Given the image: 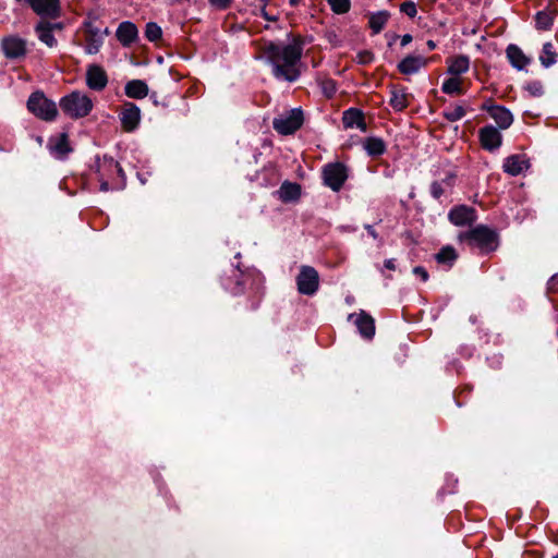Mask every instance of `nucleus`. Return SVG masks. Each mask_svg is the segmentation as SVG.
Masks as SVG:
<instances>
[{"instance_id":"cd10ccee","label":"nucleus","mask_w":558,"mask_h":558,"mask_svg":"<svg viewBox=\"0 0 558 558\" xmlns=\"http://www.w3.org/2000/svg\"><path fill=\"white\" fill-rule=\"evenodd\" d=\"M389 20V13L387 11H379L373 13L369 16V27L373 31V34H379Z\"/></svg>"},{"instance_id":"c85d7f7f","label":"nucleus","mask_w":558,"mask_h":558,"mask_svg":"<svg viewBox=\"0 0 558 558\" xmlns=\"http://www.w3.org/2000/svg\"><path fill=\"white\" fill-rule=\"evenodd\" d=\"M441 90L447 95H462V80L459 76L451 75L442 82Z\"/></svg>"},{"instance_id":"37998d69","label":"nucleus","mask_w":558,"mask_h":558,"mask_svg":"<svg viewBox=\"0 0 558 558\" xmlns=\"http://www.w3.org/2000/svg\"><path fill=\"white\" fill-rule=\"evenodd\" d=\"M529 90L534 95V96H539L542 95L543 90H542V85L539 83H533L529 86Z\"/></svg>"},{"instance_id":"3c124183","label":"nucleus","mask_w":558,"mask_h":558,"mask_svg":"<svg viewBox=\"0 0 558 558\" xmlns=\"http://www.w3.org/2000/svg\"><path fill=\"white\" fill-rule=\"evenodd\" d=\"M108 189H109V184L107 182H102L101 183V190L102 191H108Z\"/></svg>"},{"instance_id":"c9c22d12","label":"nucleus","mask_w":558,"mask_h":558,"mask_svg":"<svg viewBox=\"0 0 558 558\" xmlns=\"http://www.w3.org/2000/svg\"><path fill=\"white\" fill-rule=\"evenodd\" d=\"M330 9L336 14H344L350 11L351 1L350 0H327Z\"/></svg>"},{"instance_id":"aec40b11","label":"nucleus","mask_w":558,"mask_h":558,"mask_svg":"<svg viewBox=\"0 0 558 558\" xmlns=\"http://www.w3.org/2000/svg\"><path fill=\"white\" fill-rule=\"evenodd\" d=\"M448 69L447 72L450 75L460 76L464 74L470 69V59L468 56L459 54L447 60Z\"/></svg>"},{"instance_id":"a211bd4d","label":"nucleus","mask_w":558,"mask_h":558,"mask_svg":"<svg viewBox=\"0 0 558 558\" xmlns=\"http://www.w3.org/2000/svg\"><path fill=\"white\" fill-rule=\"evenodd\" d=\"M529 163L524 156L512 155L505 159L504 171L510 175H518L527 169Z\"/></svg>"},{"instance_id":"f03ea898","label":"nucleus","mask_w":558,"mask_h":558,"mask_svg":"<svg viewBox=\"0 0 558 558\" xmlns=\"http://www.w3.org/2000/svg\"><path fill=\"white\" fill-rule=\"evenodd\" d=\"M61 110L72 119H80L88 116L93 109L92 99L80 90H74L60 99Z\"/></svg>"},{"instance_id":"7c9ffc66","label":"nucleus","mask_w":558,"mask_h":558,"mask_svg":"<svg viewBox=\"0 0 558 558\" xmlns=\"http://www.w3.org/2000/svg\"><path fill=\"white\" fill-rule=\"evenodd\" d=\"M556 57L557 56L554 51V46L551 45V43L544 44L542 53L539 56L541 63L545 68H548V66L553 65L554 63H556Z\"/></svg>"},{"instance_id":"c756f323","label":"nucleus","mask_w":558,"mask_h":558,"mask_svg":"<svg viewBox=\"0 0 558 558\" xmlns=\"http://www.w3.org/2000/svg\"><path fill=\"white\" fill-rule=\"evenodd\" d=\"M104 44V36H88L85 35L84 50L87 54H96L99 52Z\"/></svg>"},{"instance_id":"0eeeda50","label":"nucleus","mask_w":558,"mask_h":558,"mask_svg":"<svg viewBox=\"0 0 558 558\" xmlns=\"http://www.w3.org/2000/svg\"><path fill=\"white\" fill-rule=\"evenodd\" d=\"M121 126L125 132H134L141 122V109L134 102H124L119 112Z\"/></svg>"},{"instance_id":"9d476101","label":"nucleus","mask_w":558,"mask_h":558,"mask_svg":"<svg viewBox=\"0 0 558 558\" xmlns=\"http://www.w3.org/2000/svg\"><path fill=\"white\" fill-rule=\"evenodd\" d=\"M47 148L54 158L60 160L65 159L72 151V147L70 146L69 136L66 133H60L50 136L48 140Z\"/></svg>"},{"instance_id":"7ed1b4c3","label":"nucleus","mask_w":558,"mask_h":558,"mask_svg":"<svg viewBox=\"0 0 558 558\" xmlns=\"http://www.w3.org/2000/svg\"><path fill=\"white\" fill-rule=\"evenodd\" d=\"M27 109L34 116L45 121H52L58 116L56 102L48 99L41 92H35L29 96Z\"/></svg>"},{"instance_id":"412c9836","label":"nucleus","mask_w":558,"mask_h":558,"mask_svg":"<svg viewBox=\"0 0 558 558\" xmlns=\"http://www.w3.org/2000/svg\"><path fill=\"white\" fill-rule=\"evenodd\" d=\"M354 324L356 325L362 337L371 339L375 335L374 319L365 312L362 311L359 315H356Z\"/></svg>"},{"instance_id":"5701e85b","label":"nucleus","mask_w":558,"mask_h":558,"mask_svg":"<svg viewBox=\"0 0 558 558\" xmlns=\"http://www.w3.org/2000/svg\"><path fill=\"white\" fill-rule=\"evenodd\" d=\"M148 85L142 80L129 81L124 86V93L129 98L143 99L148 95Z\"/></svg>"},{"instance_id":"39448f33","label":"nucleus","mask_w":558,"mask_h":558,"mask_svg":"<svg viewBox=\"0 0 558 558\" xmlns=\"http://www.w3.org/2000/svg\"><path fill=\"white\" fill-rule=\"evenodd\" d=\"M298 291L304 295H313L319 288V275L312 266H302L296 277Z\"/></svg>"},{"instance_id":"bb28decb","label":"nucleus","mask_w":558,"mask_h":558,"mask_svg":"<svg viewBox=\"0 0 558 558\" xmlns=\"http://www.w3.org/2000/svg\"><path fill=\"white\" fill-rule=\"evenodd\" d=\"M364 149L369 156H380L386 150L384 141L379 137H367L363 143Z\"/></svg>"},{"instance_id":"a878e982","label":"nucleus","mask_w":558,"mask_h":558,"mask_svg":"<svg viewBox=\"0 0 558 558\" xmlns=\"http://www.w3.org/2000/svg\"><path fill=\"white\" fill-rule=\"evenodd\" d=\"M278 193L281 201L291 202L300 197L301 187L298 183L283 182Z\"/></svg>"},{"instance_id":"dca6fc26","label":"nucleus","mask_w":558,"mask_h":558,"mask_svg":"<svg viewBox=\"0 0 558 558\" xmlns=\"http://www.w3.org/2000/svg\"><path fill=\"white\" fill-rule=\"evenodd\" d=\"M449 220L456 226H466L475 219V210L469 206H457L449 211Z\"/></svg>"},{"instance_id":"6e6552de","label":"nucleus","mask_w":558,"mask_h":558,"mask_svg":"<svg viewBox=\"0 0 558 558\" xmlns=\"http://www.w3.org/2000/svg\"><path fill=\"white\" fill-rule=\"evenodd\" d=\"M461 239L468 240L470 243L475 244L480 247L487 248L495 241V233L484 226H477L474 229L468 231Z\"/></svg>"},{"instance_id":"09e8293b","label":"nucleus","mask_w":558,"mask_h":558,"mask_svg":"<svg viewBox=\"0 0 558 558\" xmlns=\"http://www.w3.org/2000/svg\"><path fill=\"white\" fill-rule=\"evenodd\" d=\"M412 41V36L410 34H405L401 38V46H407Z\"/></svg>"},{"instance_id":"4be33fe9","label":"nucleus","mask_w":558,"mask_h":558,"mask_svg":"<svg viewBox=\"0 0 558 558\" xmlns=\"http://www.w3.org/2000/svg\"><path fill=\"white\" fill-rule=\"evenodd\" d=\"M53 28H61L60 24H50L48 22H40L36 26V34L40 41L46 44L48 47H53L57 40L52 34Z\"/></svg>"},{"instance_id":"a19ab883","label":"nucleus","mask_w":558,"mask_h":558,"mask_svg":"<svg viewBox=\"0 0 558 558\" xmlns=\"http://www.w3.org/2000/svg\"><path fill=\"white\" fill-rule=\"evenodd\" d=\"M356 59L361 64H368L373 61L374 56L371 51L364 50L357 53Z\"/></svg>"},{"instance_id":"1a4fd4ad","label":"nucleus","mask_w":558,"mask_h":558,"mask_svg":"<svg viewBox=\"0 0 558 558\" xmlns=\"http://www.w3.org/2000/svg\"><path fill=\"white\" fill-rule=\"evenodd\" d=\"M481 109L487 111L490 118L494 119L497 125L502 130L508 129L513 122L512 113L502 106L486 101L482 105Z\"/></svg>"},{"instance_id":"f3484780","label":"nucleus","mask_w":558,"mask_h":558,"mask_svg":"<svg viewBox=\"0 0 558 558\" xmlns=\"http://www.w3.org/2000/svg\"><path fill=\"white\" fill-rule=\"evenodd\" d=\"M116 36L122 46L129 47L137 39L138 31L134 23L125 21L118 26Z\"/></svg>"},{"instance_id":"20e7f679","label":"nucleus","mask_w":558,"mask_h":558,"mask_svg":"<svg viewBox=\"0 0 558 558\" xmlns=\"http://www.w3.org/2000/svg\"><path fill=\"white\" fill-rule=\"evenodd\" d=\"M303 123V111L294 108L276 117L272 121V128L281 135H290L301 129Z\"/></svg>"},{"instance_id":"4c0bfd02","label":"nucleus","mask_w":558,"mask_h":558,"mask_svg":"<svg viewBox=\"0 0 558 558\" xmlns=\"http://www.w3.org/2000/svg\"><path fill=\"white\" fill-rule=\"evenodd\" d=\"M319 86L327 98H331L337 92V84L331 78L319 80Z\"/></svg>"},{"instance_id":"a18cd8bd","label":"nucleus","mask_w":558,"mask_h":558,"mask_svg":"<svg viewBox=\"0 0 558 558\" xmlns=\"http://www.w3.org/2000/svg\"><path fill=\"white\" fill-rule=\"evenodd\" d=\"M384 266H385V268H387L389 270H395L396 269V259H393V258L386 259Z\"/></svg>"},{"instance_id":"2eb2a0df","label":"nucleus","mask_w":558,"mask_h":558,"mask_svg":"<svg viewBox=\"0 0 558 558\" xmlns=\"http://www.w3.org/2000/svg\"><path fill=\"white\" fill-rule=\"evenodd\" d=\"M32 9L41 16L57 17L60 13L59 0H28Z\"/></svg>"},{"instance_id":"e433bc0d","label":"nucleus","mask_w":558,"mask_h":558,"mask_svg":"<svg viewBox=\"0 0 558 558\" xmlns=\"http://www.w3.org/2000/svg\"><path fill=\"white\" fill-rule=\"evenodd\" d=\"M161 35H162L161 27L157 23L149 22L146 24L145 37L149 41H156V40L160 39Z\"/></svg>"},{"instance_id":"79ce46f5","label":"nucleus","mask_w":558,"mask_h":558,"mask_svg":"<svg viewBox=\"0 0 558 558\" xmlns=\"http://www.w3.org/2000/svg\"><path fill=\"white\" fill-rule=\"evenodd\" d=\"M414 275L421 278L422 281H427L428 279V272L427 270L422 266H416L413 269Z\"/></svg>"},{"instance_id":"2f4dec72","label":"nucleus","mask_w":558,"mask_h":558,"mask_svg":"<svg viewBox=\"0 0 558 558\" xmlns=\"http://www.w3.org/2000/svg\"><path fill=\"white\" fill-rule=\"evenodd\" d=\"M553 15L550 12L541 11L535 16V26L537 29L547 31L553 25Z\"/></svg>"},{"instance_id":"f8f14e48","label":"nucleus","mask_w":558,"mask_h":558,"mask_svg":"<svg viewBox=\"0 0 558 558\" xmlns=\"http://www.w3.org/2000/svg\"><path fill=\"white\" fill-rule=\"evenodd\" d=\"M108 84V76L106 71L97 64H92L86 71V85L93 89L100 92L105 89Z\"/></svg>"},{"instance_id":"f704fd0d","label":"nucleus","mask_w":558,"mask_h":558,"mask_svg":"<svg viewBox=\"0 0 558 558\" xmlns=\"http://www.w3.org/2000/svg\"><path fill=\"white\" fill-rule=\"evenodd\" d=\"M444 116L448 121L456 122L465 116V109L461 105H454L446 109Z\"/></svg>"},{"instance_id":"864d4df0","label":"nucleus","mask_w":558,"mask_h":558,"mask_svg":"<svg viewBox=\"0 0 558 558\" xmlns=\"http://www.w3.org/2000/svg\"><path fill=\"white\" fill-rule=\"evenodd\" d=\"M553 558H558V555H557V556H555V557H553Z\"/></svg>"},{"instance_id":"603ef678","label":"nucleus","mask_w":558,"mask_h":558,"mask_svg":"<svg viewBox=\"0 0 558 558\" xmlns=\"http://www.w3.org/2000/svg\"><path fill=\"white\" fill-rule=\"evenodd\" d=\"M299 2H300V0H290V3H291L292 5H296Z\"/></svg>"},{"instance_id":"473e14b6","label":"nucleus","mask_w":558,"mask_h":558,"mask_svg":"<svg viewBox=\"0 0 558 558\" xmlns=\"http://www.w3.org/2000/svg\"><path fill=\"white\" fill-rule=\"evenodd\" d=\"M456 250L451 246L442 247L436 255V260L440 264H452L457 259Z\"/></svg>"},{"instance_id":"ea45409f","label":"nucleus","mask_w":558,"mask_h":558,"mask_svg":"<svg viewBox=\"0 0 558 558\" xmlns=\"http://www.w3.org/2000/svg\"><path fill=\"white\" fill-rule=\"evenodd\" d=\"M400 10L409 17H414L417 14V9L414 2H404L401 4Z\"/></svg>"},{"instance_id":"9b49d317","label":"nucleus","mask_w":558,"mask_h":558,"mask_svg":"<svg viewBox=\"0 0 558 558\" xmlns=\"http://www.w3.org/2000/svg\"><path fill=\"white\" fill-rule=\"evenodd\" d=\"M1 47L4 56L9 59H17L24 57L26 53V41L19 36H8L1 41Z\"/></svg>"},{"instance_id":"72a5a7b5","label":"nucleus","mask_w":558,"mask_h":558,"mask_svg":"<svg viewBox=\"0 0 558 558\" xmlns=\"http://www.w3.org/2000/svg\"><path fill=\"white\" fill-rule=\"evenodd\" d=\"M454 181V175H448L442 182L435 181L430 185V194L434 198L438 199L440 198L445 191L442 187V184L446 183L448 186H451Z\"/></svg>"},{"instance_id":"ddd939ff","label":"nucleus","mask_w":558,"mask_h":558,"mask_svg":"<svg viewBox=\"0 0 558 558\" xmlns=\"http://www.w3.org/2000/svg\"><path fill=\"white\" fill-rule=\"evenodd\" d=\"M481 145L484 149L493 151L500 147L502 136L493 125H486L478 132Z\"/></svg>"},{"instance_id":"4468645a","label":"nucleus","mask_w":558,"mask_h":558,"mask_svg":"<svg viewBox=\"0 0 558 558\" xmlns=\"http://www.w3.org/2000/svg\"><path fill=\"white\" fill-rule=\"evenodd\" d=\"M427 64V58L421 54H410L398 63V70L402 74L411 75L420 72L422 69L426 68Z\"/></svg>"},{"instance_id":"58836bf2","label":"nucleus","mask_w":558,"mask_h":558,"mask_svg":"<svg viewBox=\"0 0 558 558\" xmlns=\"http://www.w3.org/2000/svg\"><path fill=\"white\" fill-rule=\"evenodd\" d=\"M84 33L88 36H106L108 34V29L106 28L104 32L100 31L92 21H86L84 23Z\"/></svg>"},{"instance_id":"b1692460","label":"nucleus","mask_w":558,"mask_h":558,"mask_svg":"<svg viewBox=\"0 0 558 558\" xmlns=\"http://www.w3.org/2000/svg\"><path fill=\"white\" fill-rule=\"evenodd\" d=\"M506 53L511 65L518 70H524L530 63L529 58L515 45H509L506 50Z\"/></svg>"},{"instance_id":"423d86ee","label":"nucleus","mask_w":558,"mask_h":558,"mask_svg":"<svg viewBox=\"0 0 558 558\" xmlns=\"http://www.w3.org/2000/svg\"><path fill=\"white\" fill-rule=\"evenodd\" d=\"M323 178L328 187L338 192L348 178L347 168L341 162L328 163L323 169Z\"/></svg>"},{"instance_id":"393cba45","label":"nucleus","mask_w":558,"mask_h":558,"mask_svg":"<svg viewBox=\"0 0 558 558\" xmlns=\"http://www.w3.org/2000/svg\"><path fill=\"white\" fill-rule=\"evenodd\" d=\"M390 106L396 111H402L409 106V94L403 87H393L390 90Z\"/></svg>"},{"instance_id":"c03bdc74","label":"nucleus","mask_w":558,"mask_h":558,"mask_svg":"<svg viewBox=\"0 0 558 558\" xmlns=\"http://www.w3.org/2000/svg\"><path fill=\"white\" fill-rule=\"evenodd\" d=\"M549 289L554 291H558V275L553 276L549 280Z\"/></svg>"},{"instance_id":"f257e3e1","label":"nucleus","mask_w":558,"mask_h":558,"mask_svg":"<svg viewBox=\"0 0 558 558\" xmlns=\"http://www.w3.org/2000/svg\"><path fill=\"white\" fill-rule=\"evenodd\" d=\"M303 53V41L301 38H293L288 45L269 44L266 47V56L272 65V73L276 78L294 82L301 72L299 63Z\"/></svg>"},{"instance_id":"49530a36","label":"nucleus","mask_w":558,"mask_h":558,"mask_svg":"<svg viewBox=\"0 0 558 558\" xmlns=\"http://www.w3.org/2000/svg\"><path fill=\"white\" fill-rule=\"evenodd\" d=\"M211 3L217 4L218 7L225 9L229 5L230 0H210Z\"/></svg>"},{"instance_id":"de8ad7c7","label":"nucleus","mask_w":558,"mask_h":558,"mask_svg":"<svg viewBox=\"0 0 558 558\" xmlns=\"http://www.w3.org/2000/svg\"><path fill=\"white\" fill-rule=\"evenodd\" d=\"M365 229L367 230L368 234L373 238V239H377L378 238V234L376 232V230L373 228V226L371 225H366L365 226Z\"/></svg>"},{"instance_id":"6ab92c4d","label":"nucleus","mask_w":558,"mask_h":558,"mask_svg":"<svg viewBox=\"0 0 558 558\" xmlns=\"http://www.w3.org/2000/svg\"><path fill=\"white\" fill-rule=\"evenodd\" d=\"M342 122L347 129L357 128L362 131H366L364 116L359 109L350 108L344 111Z\"/></svg>"},{"instance_id":"8fccbe9b","label":"nucleus","mask_w":558,"mask_h":558,"mask_svg":"<svg viewBox=\"0 0 558 558\" xmlns=\"http://www.w3.org/2000/svg\"><path fill=\"white\" fill-rule=\"evenodd\" d=\"M427 47L429 50H434L436 48V44L433 40L427 41Z\"/></svg>"}]
</instances>
